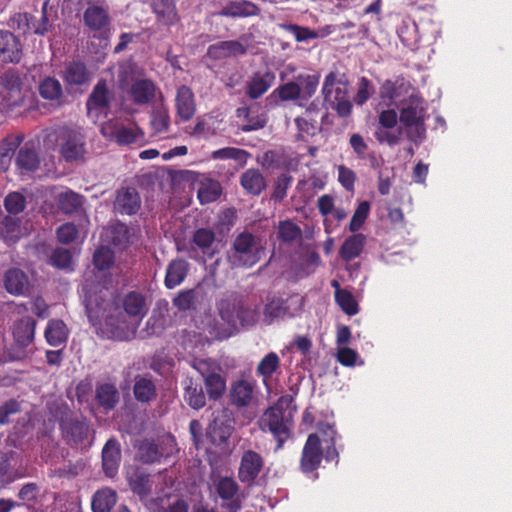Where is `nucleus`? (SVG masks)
I'll list each match as a JSON object with an SVG mask.
<instances>
[{
  "instance_id": "29",
  "label": "nucleus",
  "mask_w": 512,
  "mask_h": 512,
  "mask_svg": "<svg viewBox=\"0 0 512 512\" xmlns=\"http://www.w3.org/2000/svg\"><path fill=\"white\" fill-rule=\"evenodd\" d=\"M236 115L239 119L245 121L241 125L243 132H250L261 129L265 126L267 118L263 113H255L252 108L240 107L236 111Z\"/></svg>"
},
{
  "instance_id": "40",
  "label": "nucleus",
  "mask_w": 512,
  "mask_h": 512,
  "mask_svg": "<svg viewBox=\"0 0 512 512\" xmlns=\"http://www.w3.org/2000/svg\"><path fill=\"white\" fill-rule=\"evenodd\" d=\"M16 164L21 170V173L34 171L39 165V159L36 151L32 147L24 145L20 148L17 154Z\"/></svg>"
},
{
  "instance_id": "11",
  "label": "nucleus",
  "mask_w": 512,
  "mask_h": 512,
  "mask_svg": "<svg viewBox=\"0 0 512 512\" xmlns=\"http://www.w3.org/2000/svg\"><path fill=\"white\" fill-rule=\"evenodd\" d=\"M113 94L110 92L105 81H99L93 88L86 106L87 115L94 122L105 118L108 115Z\"/></svg>"
},
{
  "instance_id": "51",
  "label": "nucleus",
  "mask_w": 512,
  "mask_h": 512,
  "mask_svg": "<svg viewBox=\"0 0 512 512\" xmlns=\"http://www.w3.org/2000/svg\"><path fill=\"white\" fill-rule=\"evenodd\" d=\"M249 154L247 151L235 147H224L212 152L211 157L214 160L232 159L240 164H245Z\"/></svg>"
},
{
  "instance_id": "47",
  "label": "nucleus",
  "mask_w": 512,
  "mask_h": 512,
  "mask_svg": "<svg viewBox=\"0 0 512 512\" xmlns=\"http://www.w3.org/2000/svg\"><path fill=\"white\" fill-rule=\"evenodd\" d=\"M280 369V358L275 352H269L259 362L256 372L264 381L271 378Z\"/></svg>"
},
{
  "instance_id": "36",
  "label": "nucleus",
  "mask_w": 512,
  "mask_h": 512,
  "mask_svg": "<svg viewBox=\"0 0 512 512\" xmlns=\"http://www.w3.org/2000/svg\"><path fill=\"white\" fill-rule=\"evenodd\" d=\"M365 241L366 237L363 234H354L348 237L340 248V256L346 261L358 257L363 250Z\"/></svg>"
},
{
  "instance_id": "31",
  "label": "nucleus",
  "mask_w": 512,
  "mask_h": 512,
  "mask_svg": "<svg viewBox=\"0 0 512 512\" xmlns=\"http://www.w3.org/2000/svg\"><path fill=\"white\" fill-rule=\"evenodd\" d=\"M222 193L221 184L208 177L199 181L197 196L201 204H209L216 201Z\"/></svg>"
},
{
  "instance_id": "10",
  "label": "nucleus",
  "mask_w": 512,
  "mask_h": 512,
  "mask_svg": "<svg viewBox=\"0 0 512 512\" xmlns=\"http://www.w3.org/2000/svg\"><path fill=\"white\" fill-rule=\"evenodd\" d=\"M224 115L212 110L196 118L195 124L185 127L186 134L194 138L209 139L223 130Z\"/></svg>"
},
{
  "instance_id": "52",
  "label": "nucleus",
  "mask_w": 512,
  "mask_h": 512,
  "mask_svg": "<svg viewBox=\"0 0 512 512\" xmlns=\"http://www.w3.org/2000/svg\"><path fill=\"white\" fill-rule=\"evenodd\" d=\"M204 384L208 396L214 400L219 399L226 390V381L221 372L210 375L209 378L204 380Z\"/></svg>"
},
{
  "instance_id": "48",
  "label": "nucleus",
  "mask_w": 512,
  "mask_h": 512,
  "mask_svg": "<svg viewBox=\"0 0 512 512\" xmlns=\"http://www.w3.org/2000/svg\"><path fill=\"white\" fill-rule=\"evenodd\" d=\"M82 293L84 295V304L86 307L87 315L90 319V321H94V319H97L99 317V310L102 307L103 297L96 296L91 293L90 285L88 283H85L82 286Z\"/></svg>"
},
{
  "instance_id": "41",
  "label": "nucleus",
  "mask_w": 512,
  "mask_h": 512,
  "mask_svg": "<svg viewBox=\"0 0 512 512\" xmlns=\"http://www.w3.org/2000/svg\"><path fill=\"white\" fill-rule=\"evenodd\" d=\"M56 201L59 209L66 214L76 212L83 204L82 196L71 190L57 194Z\"/></svg>"
},
{
  "instance_id": "16",
  "label": "nucleus",
  "mask_w": 512,
  "mask_h": 512,
  "mask_svg": "<svg viewBox=\"0 0 512 512\" xmlns=\"http://www.w3.org/2000/svg\"><path fill=\"white\" fill-rule=\"evenodd\" d=\"M134 236L135 231L122 223H114L105 227L101 235L103 242L111 244L118 250L126 249L132 243Z\"/></svg>"
},
{
  "instance_id": "25",
  "label": "nucleus",
  "mask_w": 512,
  "mask_h": 512,
  "mask_svg": "<svg viewBox=\"0 0 512 512\" xmlns=\"http://www.w3.org/2000/svg\"><path fill=\"white\" fill-rule=\"evenodd\" d=\"M240 184L247 193L252 195H259L267 187L263 174L258 169L253 168L242 173Z\"/></svg>"
},
{
  "instance_id": "62",
  "label": "nucleus",
  "mask_w": 512,
  "mask_h": 512,
  "mask_svg": "<svg viewBox=\"0 0 512 512\" xmlns=\"http://www.w3.org/2000/svg\"><path fill=\"white\" fill-rule=\"evenodd\" d=\"M185 400L194 409H200L205 405V395L201 389L192 387L191 385L185 388Z\"/></svg>"
},
{
  "instance_id": "5",
  "label": "nucleus",
  "mask_w": 512,
  "mask_h": 512,
  "mask_svg": "<svg viewBox=\"0 0 512 512\" xmlns=\"http://www.w3.org/2000/svg\"><path fill=\"white\" fill-rule=\"evenodd\" d=\"M318 74H299L294 80L279 86L272 93L282 101H296L299 106H305L315 94L319 85Z\"/></svg>"
},
{
  "instance_id": "21",
  "label": "nucleus",
  "mask_w": 512,
  "mask_h": 512,
  "mask_svg": "<svg viewBox=\"0 0 512 512\" xmlns=\"http://www.w3.org/2000/svg\"><path fill=\"white\" fill-rule=\"evenodd\" d=\"M21 59V48L17 38L9 31H0V61L17 63Z\"/></svg>"
},
{
  "instance_id": "15",
  "label": "nucleus",
  "mask_w": 512,
  "mask_h": 512,
  "mask_svg": "<svg viewBox=\"0 0 512 512\" xmlns=\"http://www.w3.org/2000/svg\"><path fill=\"white\" fill-rule=\"evenodd\" d=\"M322 456L325 457V448L321 446L318 434H310L302 451L301 467L305 473L318 468Z\"/></svg>"
},
{
  "instance_id": "33",
  "label": "nucleus",
  "mask_w": 512,
  "mask_h": 512,
  "mask_svg": "<svg viewBox=\"0 0 512 512\" xmlns=\"http://www.w3.org/2000/svg\"><path fill=\"white\" fill-rule=\"evenodd\" d=\"M130 95L135 103L146 104L153 99L155 86L150 80H137L131 86Z\"/></svg>"
},
{
  "instance_id": "4",
  "label": "nucleus",
  "mask_w": 512,
  "mask_h": 512,
  "mask_svg": "<svg viewBox=\"0 0 512 512\" xmlns=\"http://www.w3.org/2000/svg\"><path fill=\"white\" fill-rule=\"evenodd\" d=\"M321 92L324 101L335 109L340 117L351 114L352 103L348 93V80L344 73L329 72L324 79Z\"/></svg>"
},
{
  "instance_id": "22",
  "label": "nucleus",
  "mask_w": 512,
  "mask_h": 512,
  "mask_svg": "<svg viewBox=\"0 0 512 512\" xmlns=\"http://www.w3.org/2000/svg\"><path fill=\"white\" fill-rule=\"evenodd\" d=\"M140 197L134 188H125L117 193L114 207L122 214L131 215L140 208Z\"/></svg>"
},
{
  "instance_id": "1",
  "label": "nucleus",
  "mask_w": 512,
  "mask_h": 512,
  "mask_svg": "<svg viewBox=\"0 0 512 512\" xmlns=\"http://www.w3.org/2000/svg\"><path fill=\"white\" fill-rule=\"evenodd\" d=\"M382 103L400 108V121L405 126L408 138L413 142H421L426 133L425 101L403 81L384 82L380 88Z\"/></svg>"
},
{
  "instance_id": "57",
  "label": "nucleus",
  "mask_w": 512,
  "mask_h": 512,
  "mask_svg": "<svg viewBox=\"0 0 512 512\" xmlns=\"http://www.w3.org/2000/svg\"><path fill=\"white\" fill-rule=\"evenodd\" d=\"M94 265L99 272H104L113 263V252L105 246L98 248L94 253Z\"/></svg>"
},
{
  "instance_id": "24",
  "label": "nucleus",
  "mask_w": 512,
  "mask_h": 512,
  "mask_svg": "<svg viewBox=\"0 0 512 512\" xmlns=\"http://www.w3.org/2000/svg\"><path fill=\"white\" fill-rule=\"evenodd\" d=\"M259 13V8L250 1L239 0L231 1L222 7L219 11L220 16L225 17H249Z\"/></svg>"
},
{
  "instance_id": "60",
  "label": "nucleus",
  "mask_w": 512,
  "mask_h": 512,
  "mask_svg": "<svg viewBox=\"0 0 512 512\" xmlns=\"http://www.w3.org/2000/svg\"><path fill=\"white\" fill-rule=\"evenodd\" d=\"M50 262L52 265L58 268L67 269L71 267L73 263V257L69 250L58 248L52 253Z\"/></svg>"
},
{
  "instance_id": "38",
  "label": "nucleus",
  "mask_w": 512,
  "mask_h": 512,
  "mask_svg": "<svg viewBox=\"0 0 512 512\" xmlns=\"http://www.w3.org/2000/svg\"><path fill=\"white\" fill-rule=\"evenodd\" d=\"M188 271V264L184 260L172 261L166 272L165 284L168 288H174L182 283Z\"/></svg>"
},
{
  "instance_id": "32",
  "label": "nucleus",
  "mask_w": 512,
  "mask_h": 512,
  "mask_svg": "<svg viewBox=\"0 0 512 512\" xmlns=\"http://www.w3.org/2000/svg\"><path fill=\"white\" fill-rule=\"evenodd\" d=\"M232 426L228 422L220 421L215 419L207 430V438L211 441L212 444L216 446H221L225 444L226 441L232 434Z\"/></svg>"
},
{
  "instance_id": "23",
  "label": "nucleus",
  "mask_w": 512,
  "mask_h": 512,
  "mask_svg": "<svg viewBox=\"0 0 512 512\" xmlns=\"http://www.w3.org/2000/svg\"><path fill=\"white\" fill-rule=\"evenodd\" d=\"M120 459L119 444L113 439L108 440L102 450V464L107 476L113 477L117 473Z\"/></svg>"
},
{
  "instance_id": "8",
  "label": "nucleus",
  "mask_w": 512,
  "mask_h": 512,
  "mask_svg": "<svg viewBox=\"0 0 512 512\" xmlns=\"http://www.w3.org/2000/svg\"><path fill=\"white\" fill-rule=\"evenodd\" d=\"M102 135L119 145L140 144L144 141V134L136 124H124L119 120H109L102 124Z\"/></svg>"
},
{
  "instance_id": "61",
  "label": "nucleus",
  "mask_w": 512,
  "mask_h": 512,
  "mask_svg": "<svg viewBox=\"0 0 512 512\" xmlns=\"http://www.w3.org/2000/svg\"><path fill=\"white\" fill-rule=\"evenodd\" d=\"M295 124L297 126L299 136L301 138H305L307 136L314 135L317 130V126H316V122H315L314 118L307 116V115L302 116V117H297L295 119Z\"/></svg>"
},
{
  "instance_id": "58",
  "label": "nucleus",
  "mask_w": 512,
  "mask_h": 512,
  "mask_svg": "<svg viewBox=\"0 0 512 512\" xmlns=\"http://www.w3.org/2000/svg\"><path fill=\"white\" fill-rule=\"evenodd\" d=\"M4 206L8 213L19 214L25 209L26 201L21 193L12 192L6 196Z\"/></svg>"
},
{
  "instance_id": "44",
  "label": "nucleus",
  "mask_w": 512,
  "mask_h": 512,
  "mask_svg": "<svg viewBox=\"0 0 512 512\" xmlns=\"http://www.w3.org/2000/svg\"><path fill=\"white\" fill-rule=\"evenodd\" d=\"M152 7L163 23L172 24L177 20L174 0H153Z\"/></svg>"
},
{
  "instance_id": "49",
  "label": "nucleus",
  "mask_w": 512,
  "mask_h": 512,
  "mask_svg": "<svg viewBox=\"0 0 512 512\" xmlns=\"http://www.w3.org/2000/svg\"><path fill=\"white\" fill-rule=\"evenodd\" d=\"M39 93L44 99L57 100L62 96V86L57 79L46 77L39 84Z\"/></svg>"
},
{
  "instance_id": "27",
  "label": "nucleus",
  "mask_w": 512,
  "mask_h": 512,
  "mask_svg": "<svg viewBox=\"0 0 512 512\" xmlns=\"http://www.w3.org/2000/svg\"><path fill=\"white\" fill-rule=\"evenodd\" d=\"M63 79L68 86H81L90 82L91 75L83 63L72 62L66 66Z\"/></svg>"
},
{
  "instance_id": "55",
  "label": "nucleus",
  "mask_w": 512,
  "mask_h": 512,
  "mask_svg": "<svg viewBox=\"0 0 512 512\" xmlns=\"http://www.w3.org/2000/svg\"><path fill=\"white\" fill-rule=\"evenodd\" d=\"M370 213V203L368 201H362L357 206L349 224V230L351 232H357L361 229Z\"/></svg>"
},
{
  "instance_id": "9",
  "label": "nucleus",
  "mask_w": 512,
  "mask_h": 512,
  "mask_svg": "<svg viewBox=\"0 0 512 512\" xmlns=\"http://www.w3.org/2000/svg\"><path fill=\"white\" fill-rule=\"evenodd\" d=\"M177 452V444L172 435H164L157 442L145 440L138 448L137 455L146 463L160 461L162 458L172 456Z\"/></svg>"
},
{
  "instance_id": "63",
  "label": "nucleus",
  "mask_w": 512,
  "mask_h": 512,
  "mask_svg": "<svg viewBox=\"0 0 512 512\" xmlns=\"http://www.w3.org/2000/svg\"><path fill=\"white\" fill-rule=\"evenodd\" d=\"M292 183V177L288 174H281L275 183L274 191H273V199L276 201H282L286 195L287 191Z\"/></svg>"
},
{
  "instance_id": "12",
  "label": "nucleus",
  "mask_w": 512,
  "mask_h": 512,
  "mask_svg": "<svg viewBox=\"0 0 512 512\" xmlns=\"http://www.w3.org/2000/svg\"><path fill=\"white\" fill-rule=\"evenodd\" d=\"M213 487L222 500L221 507L226 512H238L241 508V496L237 483L230 477H219L213 480Z\"/></svg>"
},
{
  "instance_id": "6",
  "label": "nucleus",
  "mask_w": 512,
  "mask_h": 512,
  "mask_svg": "<svg viewBox=\"0 0 512 512\" xmlns=\"http://www.w3.org/2000/svg\"><path fill=\"white\" fill-rule=\"evenodd\" d=\"M264 253L261 241L250 233H240L228 253L229 262L235 267H251L260 261Z\"/></svg>"
},
{
  "instance_id": "54",
  "label": "nucleus",
  "mask_w": 512,
  "mask_h": 512,
  "mask_svg": "<svg viewBox=\"0 0 512 512\" xmlns=\"http://www.w3.org/2000/svg\"><path fill=\"white\" fill-rule=\"evenodd\" d=\"M335 300L346 314L352 316L358 313V304L348 290L335 291Z\"/></svg>"
},
{
  "instance_id": "45",
  "label": "nucleus",
  "mask_w": 512,
  "mask_h": 512,
  "mask_svg": "<svg viewBox=\"0 0 512 512\" xmlns=\"http://www.w3.org/2000/svg\"><path fill=\"white\" fill-rule=\"evenodd\" d=\"M84 21L90 29L101 30L108 24V15L103 8L92 6L85 11Z\"/></svg>"
},
{
  "instance_id": "19",
  "label": "nucleus",
  "mask_w": 512,
  "mask_h": 512,
  "mask_svg": "<svg viewBox=\"0 0 512 512\" xmlns=\"http://www.w3.org/2000/svg\"><path fill=\"white\" fill-rule=\"evenodd\" d=\"M5 290L14 296L26 295L30 289V281L24 271L19 268L8 269L3 277Z\"/></svg>"
},
{
  "instance_id": "50",
  "label": "nucleus",
  "mask_w": 512,
  "mask_h": 512,
  "mask_svg": "<svg viewBox=\"0 0 512 512\" xmlns=\"http://www.w3.org/2000/svg\"><path fill=\"white\" fill-rule=\"evenodd\" d=\"M191 366L202 376L203 380L209 378L210 375L222 372L220 364L210 358H195L191 361Z\"/></svg>"
},
{
  "instance_id": "30",
  "label": "nucleus",
  "mask_w": 512,
  "mask_h": 512,
  "mask_svg": "<svg viewBox=\"0 0 512 512\" xmlns=\"http://www.w3.org/2000/svg\"><path fill=\"white\" fill-rule=\"evenodd\" d=\"M274 79L272 73H256L247 84V95L252 99L259 98L272 86Z\"/></svg>"
},
{
  "instance_id": "17",
  "label": "nucleus",
  "mask_w": 512,
  "mask_h": 512,
  "mask_svg": "<svg viewBox=\"0 0 512 512\" xmlns=\"http://www.w3.org/2000/svg\"><path fill=\"white\" fill-rule=\"evenodd\" d=\"M2 87L4 94V106L8 109L19 106L24 99L21 89V78L15 71H7L2 76Z\"/></svg>"
},
{
  "instance_id": "18",
  "label": "nucleus",
  "mask_w": 512,
  "mask_h": 512,
  "mask_svg": "<svg viewBox=\"0 0 512 512\" xmlns=\"http://www.w3.org/2000/svg\"><path fill=\"white\" fill-rule=\"evenodd\" d=\"M176 116L179 120L187 122L196 113V102L192 90L182 85L178 87L175 97Z\"/></svg>"
},
{
  "instance_id": "14",
  "label": "nucleus",
  "mask_w": 512,
  "mask_h": 512,
  "mask_svg": "<svg viewBox=\"0 0 512 512\" xmlns=\"http://www.w3.org/2000/svg\"><path fill=\"white\" fill-rule=\"evenodd\" d=\"M63 143L61 154L66 160H77L85 154L84 135L77 129H63L61 131Z\"/></svg>"
},
{
  "instance_id": "37",
  "label": "nucleus",
  "mask_w": 512,
  "mask_h": 512,
  "mask_svg": "<svg viewBox=\"0 0 512 512\" xmlns=\"http://www.w3.org/2000/svg\"><path fill=\"white\" fill-rule=\"evenodd\" d=\"M96 399L104 409L112 410L119 402V392L113 384H101L97 387Z\"/></svg>"
},
{
  "instance_id": "56",
  "label": "nucleus",
  "mask_w": 512,
  "mask_h": 512,
  "mask_svg": "<svg viewBox=\"0 0 512 512\" xmlns=\"http://www.w3.org/2000/svg\"><path fill=\"white\" fill-rule=\"evenodd\" d=\"M279 237L285 242H292L300 238V227L290 220L281 221L278 226Z\"/></svg>"
},
{
  "instance_id": "3",
  "label": "nucleus",
  "mask_w": 512,
  "mask_h": 512,
  "mask_svg": "<svg viewBox=\"0 0 512 512\" xmlns=\"http://www.w3.org/2000/svg\"><path fill=\"white\" fill-rule=\"evenodd\" d=\"M123 307L127 315L131 318L129 323L122 322L115 325L114 319H109L107 325L111 327L110 336L117 340H126L134 335L140 320L148 311L145 297L137 292H131L125 296Z\"/></svg>"
},
{
  "instance_id": "35",
  "label": "nucleus",
  "mask_w": 512,
  "mask_h": 512,
  "mask_svg": "<svg viewBox=\"0 0 512 512\" xmlns=\"http://www.w3.org/2000/svg\"><path fill=\"white\" fill-rule=\"evenodd\" d=\"M22 236L19 221L11 216L0 220V237L8 244L16 243Z\"/></svg>"
},
{
  "instance_id": "64",
  "label": "nucleus",
  "mask_w": 512,
  "mask_h": 512,
  "mask_svg": "<svg viewBox=\"0 0 512 512\" xmlns=\"http://www.w3.org/2000/svg\"><path fill=\"white\" fill-rule=\"evenodd\" d=\"M336 358L343 366L352 367L357 364L359 354L349 347H339Z\"/></svg>"
},
{
  "instance_id": "46",
  "label": "nucleus",
  "mask_w": 512,
  "mask_h": 512,
  "mask_svg": "<svg viewBox=\"0 0 512 512\" xmlns=\"http://www.w3.org/2000/svg\"><path fill=\"white\" fill-rule=\"evenodd\" d=\"M320 438L321 446L325 448V459L327 461L334 460L337 458L338 453L334 446V439L336 436V432L332 426L325 424L320 428Z\"/></svg>"
},
{
  "instance_id": "2",
  "label": "nucleus",
  "mask_w": 512,
  "mask_h": 512,
  "mask_svg": "<svg viewBox=\"0 0 512 512\" xmlns=\"http://www.w3.org/2000/svg\"><path fill=\"white\" fill-rule=\"evenodd\" d=\"M301 304V299L298 297H291L286 300L281 298H272L264 307L263 316L261 318L258 312H248L237 310L233 313L225 311L224 303L220 306V314L231 326L236 327L238 322L241 325H251L257 321L262 320L266 324L272 323L275 319H282L285 317H293L297 307Z\"/></svg>"
},
{
  "instance_id": "43",
  "label": "nucleus",
  "mask_w": 512,
  "mask_h": 512,
  "mask_svg": "<svg viewBox=\"0 0 512 512\" xmlns=\"http://www.w3.org/2000/svg\"><path fill=\"white\" fill-rule=\"evenodd\" d=\"M193 242L199 249H201L204 254L208 255L209 257H212L216 252V248L214 246L215 234L209 229L202 228L196 230L193 236Z\"/></svg>"
},
{
  "instance_id": "28",
  "label": "nucleus",
  "mask_w": 512,
  "mask_h": 512,
  "mask_svg": "<svg viewBox=\"0 0 512 512\" xmlns=\"http://www.w3.org/2000/svg\"><path fill=\"white\" fill-rule=\"evenodd\" d=\"M253 398V385L247 380H238L231 384L230 399L232 404L244 407L250 404Z\"/></svg>"
},
{
  "instance_id": "26",
  "label": "nucleus",
  "mask_w": 512,
  "mask_h": 512,
  "mask_svg": "<svg viewBox=\"0 0 512 512\" xmlns=\"http://www.w3.org/2000/svg\"><path fill=\"white\" fill-rule=\"evenodd\" d=\"M246 47L240 41H223L211 45L207 54L213 59H223L231 56L242 55Z\"/></svg>"
},
{
  "instance_id": "34",
  "label": "nucleus",
  "mask_w": 512,
  "mask_h": 512,
  "mask_svg": "<svg viewBox=\"0 0 512 512\" xmlns=\"http://www.w3.org/2000/svg\"><path fill=\"white\" fill-rule=\"evenodd\" d=\"M45 337L51 346H60L68 338V329L62 320H51L45 330Z\"/></svg>"
},
{
  "instance_id": "53",
  "label": "nucleus",
  "mask_w": 512,
  "mask_h": 512,
  "mask_svg": "<svg viewBox=\"0 0 512 512\" xmlns=\"http://www.w3.org/2000/svg\"><path fill=\"white\" fill-rule=\"evenodd\" d=\"M131 489L141 497L148 495L152 490V481L149 475L135 472L129 477Z\"/></svg>"
},
{
  "instance_id": "13",
  "label": "nucleus",
  "mask_w": 512,
  "mask_h": 512,
  "mask_svg": "<svg viewBox=\"0 0 512 512\" xmlns=\"http://www.w3.org/2000/svg\"><path fill=\"white\" fill-rule=\"evenodd\" d=\"M35 321L30 317H25L18 321L13 328L14 347L12 358L22 359L25 357L24 349L30 345L34 339Z\"/></svg>"
},
{
  "instance_id": "39",
  "label": "nucleus",
  "mask_w": 512,
  "mask_h": 512,
  "mask_svg": "<svg viewBox=\"0 0 512 512\" xmlns=\"http://www.w3.org/2000/svg\"><path fill=\"white\" fill-rule=\"evenodd\" d=\"M116 501L117 497L114 490L110 488L98 490L92 499V510L93 512H110Z\"/></svg>"
},
{
  "instance_id": "42",
  "label": "nucleus",
  "mask_w": 512,
  "mask_h": 512,
  "mask_svg": "<svg viewBox=\"0 0 512 512\" xmlns=\"http://www.w3.org/2000/svg\"><path fill=\"white\" fill-rule=\"evenodd\" d=\"M133 392L136 400L143 403L149 402L156 397L155 384L147 377L136 378Z\"/></svg>"
},
{
  "instance_id": "59",
  "label": "nucleus",
  "mask_w": 512,
  "mask_h": 512,
  "mask_svg": "<svg viewBox=\"0 0 512 512\" xmlns=\"http://www.w3.org/2000/svg\"><path fill=\"white\" fill-rule=\"evenodd\" d=\"M63 429L75 442L82 441L88 434V424L85 421H76L69 425L64 423Z\"/></svg>"
},
{
  "instance_id": "20",
  "label": "nucleus",
  "mask_w": 512,
  "mask_h": 512,
  "mask_svg": "<svg viewBox=\"0 0 512 512\" xmlns=\"http://www.w3.org/2000/svg\"><path fill=\"white\" fill-rule=\"evenodd\" d=\"M263 463V459L258 453L252 450L244 452L238 472L239 479L245 483L253 482L259 475Z\"/></svg>"
},
{
  "instance_id": "7",
  "label": "nucleus",
  "mask_w": 512,
  "mask_h": 512,
  "mask_svg": "<svg viewBox=\"0 0 512 512\" xmlns=\"http://www.w3.org/2000/svg\"><path fill=\"white\" fill-rule=\"evenodd\" d=\"M259 427L264 432H270L277 439L276 450L280 449L289 437L292 427L291 420L285 417L284 411L279 407H270L259 419Z\"/></svg>"
}]
</instances>
